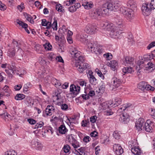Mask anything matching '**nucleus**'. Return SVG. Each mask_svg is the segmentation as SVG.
I'll return each instance as SVG.
<instances>
[{"label": "nucleus", "mask_w": 155, "mask_h": 155, "mask_svg": "<svg viewBox=\"0 0 155 155\" xmlns=\"http://www.w3.org/2000/svg\"><path fill=\"white\" fill-rule=\"evenodd\" d=\"M56 56L53 53H48V58L51 61H53L56 58Z\"/></svg>", "instance_id": "79ce46f5"}, {"label": "nucleus", "mask_w": 155, "mask_h": 155, "mask_svg": "<svg viewBox=\"0 0 155 155\" xmlns=\"http://www.w3.org/2000/svg\"><path fill=\"white\" fill-rule=\"evenodd\" d=\"M70 90L72 96L73 97H75L79 93L80 87L78 85H75L72 84L70 86Z\"/></svg>", "instance_id": "1a4fd4ad"}, {"label": "nucleus", "mask_w": 155, "mask_h": 155, "mask_svg": "<svg viewBox=\"0 0 155 155\" xmlns=\"http://www.w3.org/2000/svg\"><path fill=\"white\" fill-rule=\"evenodd\" d=\"M51 82L57 88H60L61 87V84L60 81L54 78H51Z\"/></svg>", "instance_id": "412c9836"}, {"label": "nucleus", "mask_w": 155, "mask_h": 155, "mask_svg": "<svg viewBox=\"0 0 155 155\" xmlns=\"http://www.w3.org/2000/svg\"><path fill=\"white\" fill-rule=\"evenodd\" d=\"M113 136L115 139L117 140L119 139L120 137V133L117 130L114 131L113 134Z\"/></svg>", "instance_id": "a19ab883"}, {"label": "nucleus", "mask_w": 155, "mask_h": 155, "mask_svg": "<svg viewBox=\"0 0 155 155\" xmlns=\"http://www.w3.org/2000/svg\"><path fill=\"white\" fill-rule=\"evenodd\" d=\"M44 124V123L43 122L40 121L37 123L34 128L38 129L39 128L43 126Z\"/></svg>", "instance_id": "3c124183"}, {"label": "nucleus", "mask_w": 155, "mask_h": 155, "mask_svg": "<svg viewBox=\"0 0 155 155\" xmlns=\"http://www.w3.org/2000/svg\"><path fill=\"white\" fill-rule=\"evenodd\" d=\"M45 127V129H46V130H45V131H46L47 132H50L51 134H53L54 130L52 127L50 126H48L46 127Z\"/></svg>", "instance_id": "8fccbe9b"}, {"label": "nucleus", "mask_w": 155, "mask_h": 155, "mask_svg": "<svg viewBox=\"0 0 155 155\" xmlns=\"http://www.w3.org/2000/svg\"><path fill=\"white\" fill-rule=\"evenodd\" d=\"M131 151L132 153L136 155H140L142 153V151L139 147H132Z\"/></svg>", "instance_id": "5701e85b"}, {"label": "nucleus", "mask_w": 155, "mask_h": 155, "mask_svg": "<svg viewBox=\"0 0 155 155\" xmlns=\"http://www.w3.org/2000/svg\"><path fill=\"white\" fill-rule=\"evenodd\" d=\"M70 52L72 57L74 58L76 60L79 61L76 62L74 65L80 73H83L86 69H90V66L88 63L83 62L84 60V57L81 52L78 50L77 48L72 47L70 48Z\"/></svg>", "instance_id": "f257e3e1"}, {"label": "nucleus", "mask_w": 155, "mask_h": 155, "mask_svg": "<svg viewBox=\"0 0 155 155\" xmlns=\"http://www.w3.org/2000/svg\"><path fill=\"white\" fill-rule=\"evenodd\" d=\"M155 46V41H153L150 43L147 46V48L148 49H150L151 48Z\"/></svg>", "instance_id": "0e129e2a"}, {"label": "nucleus", "mask_w": 155, "mask_h": 155, "mask_svg": "<svg viewBox=\"0 0 155 155\" xmlns=\"http://www.w3.org/2000/svg\"><path fill=\"white\" fill-rule=\"evenodd\" d=\"M150 110L151 111L150 114L152 117L155 119V109L151 108Z\"/></svg>", "instance_id": "052dcab7"}, {"label": "nucleus", "mask_w": 155, "mask_h": 155, "mask_svg": "<svg viewBox=\"0 0 155 155\" xmlns=\"http://www.w3.org/2000/svg\"><path fill=\"white\" fill-rule=\"evenodd\" d=\"M17 153L13 150H10L5 153V155H17Z\"/></svg>", "instance_id": "ea45409f"}, {"label": "nucleus", "mask_w": 155, "mask_h": 155, "mask_svg": "<svg viewBox=\"0 0 155 155\" xmlns=\"http://www.w3.org/2000/svg\"><path fill=\"white\" fill-rule=\"evenodd\" d=\"M122 99L119 97H116L114 99V101L112 103V104H114L115 105L114 107L116 106H118V105L120 104L121 103Z\"/></svg>", "instance_id": "2f4dec72"}, {"label": "nucleus", "mask_w": 155, "mask_h": 155, "mask_svg": "<svg viewBox=\"0 0 155 155\" xmlns=\"http://www.w3.org/2000/svg\"><path fill=\"white\" fill-rule=\"evenodd\" d=\"M87 36L85 34H81L80 36V40L82 42H84L87 40Z\"/></svg>", "instance_id": "f704fd0d"}, {"label": "nucleus", "mask_w": 155, "mask_h": 155, "mask_svg": "<svg viewBox=\"0 0 155 155\" xmlns=\"http://www.w3.org/2000/svg\"><path fill=\"white\" fill-rule=\"evenodd\" d=\"M154 127V125L153 122L148 120L145 123L144 126L143 127V130L148 132H151Z\"/></svg>", "instance_id": "6e6552de"}, {"label": "nucleus", "mask_w": 155, "mask_h": 155, "mask_svg": "<svg viewBox=\"0 0 155 155\" xmlns=\"http://www.w3.org/2000/svg\"><path fill=\"white\" fill-rule=\"evenodd\" d=\"M78 151L75 149V151L79 153L80 155H84L85 149L84 147H81L80 148L78 149Z\"/></svg>", "instance_id": "c9c22d12"}, {"label": "nucleus", "mask_w": 155, "mask_h": 155, "mask_svg": "<svg viewBox=\"0 0 155 155\" xmlns=\"http://www.w3.org/2000/svg\"><path fill=\"white\" fill-rule=\"evenodd\" d=\"M127 19L130 21L134 18V12L132 10H129L127 11L126 15L124 16Z\"/></svg>", "instance_id": "6ab92c4d"}, {"label": "nucleus", "mask_w": 155, "mask_h": 155, "mask_svg": "<svg viewBox=\"0 0 155 155\" xmlns=\"http://www.w3.org/2000/svg\"><path fill=\"white\" fill-rule=\"evenodd\" d=\"M122 71L125 74L131 73L133 71V70L132 67H129L124 68L122 69Z\"/></svg>", "instance_id": "c756f323"}, {"label": "nucleus", "mask_w": 155, "mask_h": 155, "mask_svg": "<svg viewBox=\"0 0 155 155\" xmlns=\"http://www.w3.org/2000/svg\"><path fill=\"white\" fill-rule=\"evenodd\" d=\"M36 149L39 150H41L43 146L39 142H37L35 145Z\"/></svg>", "instance_id": "6e6d98bb"}, {"label": "nucleus", "mask_w": 155, "mask_h": 155, "mask_svg": "<svg viewBox=\"0 0 155 155\" xmlns=\"http://www.w3.org/2000/svg\"><path fill=\"white\" fill-rule=\"evenodd\" d=\"M68 140L70 144L74 148L76 149L80 147V143L72 136L69 137Z\"/></svg>", "instance_id": "f3484780"}, {"label": "nucleus", "mask_w": 155, "mask_h": 155, "mask_svg": "<svg viewBox=\"0 0 155 155\" xmlns=\"http://www.w3.org/2000/svg\"><path fill=\"white\" fill-rule=\"evenodd\" d=\"M122 64L125 66H128L129 64H133L134 61V58L130 56H126L122 59Z\"/></svg>", "instance_id": "9b49d317"}, {"label": "nucleus", "mask_w": 155, "mask_h": 155, "mask_svg": "<svg viewBox=\"0 0 155 155\" xmlns=\"http://www.w3.org/2000/svg\"><path fill=\"white\" fill-rule=\"evenodd\" d=\"M20 45L18 42L13 40L11 44V46L8 45L9 48L8 49L7 55L10 58H13L15 54V47L18 48V50L20 51H22V49L20 48Z\"/></svg>", "instance_id": "7ed1b4c3"}, {"label": "nucleus", "mask_w": 155, "mask_h": 155, "mask_svg": "<svg viewBox=\"0 0 155 155\" xmlns=\"http://www.w3.org/2000/svg\"><path fill=\"white\" fill-rule=\"evenodd\" d=\"M56 9L58 12H64V11L63 6L60 4H58L56 5Z\"/></svg>", "instance_id": "58836bf2"}, {"label": "nucleus", "mask_w": 155, "mask_h": 155, "mask_svg": "<svg viewBox=\"0 0 155 155\" xmlns=\"http://www.w3.org/2000/svg\"><path fill=\"white\" fill-rule=\"evenodd\" d=\"M3 92L5 95L7 97H9L10 96L11 93V91L9 87L7 85H5L3 88Z\"/></svg>", "instance_id": "393cba45"}, {"label": "nucleus", "mask_w": 155, "mask_h": 155, "mask_svg": "<svg viewBox=\"0 0 155 155\" xmlns=\"http://www.w3.org/2000/svg\"><path fill=\"white\" fill-rule=\"evenodd\" d=\"M152 56L151 57L150 55H147V58L149 60H150L152 59H154L155 58V49L151 52Z\"/></svg>", "instance_id": "c03bdc74"}, {"label": "nucleus", "mask_w": 155, "mask_h": 155, "mask_svg": "<svg viewBox=\"0 0 155 155\" xmlns=\"http://www.w3.org/2000/svg\"><path fill=\"white\" fill-rule=\"evenodd\" d=\"M137 64L140 68L145 67V69L148 72H152L155 69V64L150 62L147 63L145 61L144 62L143 61H139Z\"/></svg>", "instance_id": "423d86ee"}, {"label": "nucleus", "mask_w": 155, "mask_h": 155, "mask_svg": "<svg viewBox=\"0 0 155 155\" xmlns=\"http://www.w3.org/2000/svg\"><path fill=\"white\" fill-rule=\"evenodd\" d=\"M61 107L62 110L64 111L67 110L68 108V105L64 103L62 104L61 105Z\"/></svg>", "instance_id": "4d7b16f0"}, {"label": "nucleus", "mask_w": 155, "mask_h": 155, "mask_svg": "<svg viewBox=\"0 0 155 155\" xmlns=\"http://www.w3.org/2000/svg\"><path fill=\"white\" fill-rule=\"evenodd\" d=\"M86 73L87 74L88 77H91V76H93V72L91 70H90V69H87L86 70Z\"/></svg>", "instance_id": "bf43d9fd"}, {"label": "nucleus", "mask_w": 155, "mask_h": 155, "mask_svg": "<svg viewBox=\"0 0 155 155\" xmlns=\"http://www.w3.org/2000/svg\"><path fill=\"white\" fill-rule=\"evenodd\" d=\"M70 149L71 147L67 144L64 145L62 148V150L64 152L66 153L69 152Z\"/></svg>", "instance_id": "e433bc0d"}, {"label": "nucleus", "mask_w": 155, "mask_h": 155, "mask_svg": "<svg viewBox=\"0 0 155 155\" xmlns=\"http://www.w3.org/2000/svg\"><path fill=\"white\" fill-rule=\"evenodd\" d=\"M59 132L62 134H64L68 131V130L64 125H61L59 128Z\"/></svg>", "instance_id": "cd10ccee"}, {"label": "nucleus", "mask_w": 155, "mask_h": 155, "mask_svg": "<svg viewBox=\"0 0 155 155\" xmlns=\"http://www.w3.org/2000/svg\"><path fill=\"white\" fill-rule=\"evenodd\" d=\"M89 125V121L86 120H83L81 122V126L83 127H88Z\"/></svg>", "instance_id": "37998d69"}, {"label": "nucleus", "mask_w": 155, "mask_h": 155, "mask_svg": "<svg viewBox=\"0 0 155 155\" xmlns=\"http://www.w3.org/2000/svg\"><path fill=\"white\" fill-rule=\"evenodd\" d=\"M104 57L106 58L107 60H110L112 58V55L110 53H107L104 54Z\"/></svg>", "instance_id": "a18cd8bd"}, {"label": "nucleus", "mask_w": 155, "mask_h": 155, "mask_svg": "<svg viewBox=\"0 0 155 155\" xmlns=\"http://www.w3.org/2000/svg\"><path fill=\"white\" fill-rule=\"evenodd\" d=\"M147 83L144 81H142L139 83L137 85V87L141 91L145 90Z\"/></svg>", "instance_id": "bb28decb"}, {"label": "nucleus", "mask_w": 155, "mask_h": 155, "mask_svg": "<svg viewBox=\"0 0 155 155\" xmlns=\"http://www.w3.org/2000/svg\"><path fill=\"white\" fill-rule=\"evenodd\" d=\"M54 112V110L49 109L48 108H46L45 110V114L46 116H51Z\"/></svg>", "instance_id": "de8ad7c7"}, {"label": "nucleus", "mask_w": 155, "mask_h": 155, "mask_svg": "<svg viewBox=\"0 0 155 155\" xmlns=\"http://www.w3.org/2000/svg\"><path fill=\"white\" fill-rule=\"evenodd\" d=\"M121 31L118 29H113L111 30L110 35L112 38L115 39L118 38L120 36V34L122 33Z\"/></svg>", "instance_id": "dca6fc26"}, {"label": "nucleus", "mask_w": 155, "mask_h": 155, "mask_svg": "<svg viewBox=\"0 0 155 155\" xmlns=\"http://www.w3.org/2000/svg\"><path fill=\"white\" fill-rule=\"evenodd\" d=\"M113 85H111L110 86L111 90H114L118 87L122 83V81L121 80L117 77H114L112 78Z\"/></svg>", "instance_id": "9d476101"}, {"label": "nucleus", "mask_w": 155, "mask_h": 155, "mask_svg": "<svg viewBox=\"0 0 155 155\" xmlns=\"http://www.w3.org/2000/svg\"><path fill=\"white\" fill-rule=\"evenodd\" d=\"M28 121L31 124H34L36 123V121L32 119H28Z\"/></svg>", "instance_id": "774afa93"}, {"label": "nucleus", "mask_w": 155, "mask_h": 155, "mask_svg": "<svg viewBox=\"0 0 155 155\" xmlns=\"http://www.w3.org/2000/svg\"><path fill=\"white\" fill-rule=\"evenodd\" d=\"M97 119V116H93L91 117L90 118V121L92 123H94L96 122Z\"/></svg>", "instance_id": "680f3d73"}, {"label": "nucleus", "mask_w": 155, "mask_h": 155, "mask_svg": "<svg viewBox=\"0 0 155 155\" xmlns=\"http://www.w3.org/2000/svg\"><path fill=\"white\" fill-rule=\"evenodd\" d=\"M120 13L123 14L124 16L126 15L127 12V8L125 7L124 6H122L120 8Z\"/></svg>", "instance_id": "4c0bfd02"}, {"label": "nucleus", "mask_w": 155, "mask_h": 155, "mask_svg": "<svg viewBox=\"0 0 155 155\" xmlns=\"http://www.w3.org/2000/svg\"><path fill=\"white\" fill-rule=\"evenodd\" d=\"M87 50L89 52L96 54L102 53L101 48L94 43H89L88 44Z\"/></svg>", "instance_id": "0eeeda50"}, {"label": "nucleus", "mask_w": 155, "mask_h": 155, "mask_svg": "<svg viewBox=\"0 0 155 155\" xmlns=\"http://www.w3.org/2000/svg\"><path fill=\"white\" fill-rule=\"evenodd\" d=\"M145 90L147 91H153L154 90V88L149 84H147L146 86V88H145Z\"/></svg>", "instance_id": "864d4df0"}, {"label": "nucleus", "mask_w": 155, "mask_h": 155, "mask_svg": "<svg viewBox=\"0 0 155 155\" xmlns=\"http://www.w3.org/2000/svg\"><path fill=\"white\" fill-rule=\"evenodd\" d=\"M113 149L117 155H121L124 152L122 147L118 144H114L113 145Z\"/></svg>", "instance_id": "4468645a"}, {"label": "nucleus", "mask_w": 155, "mask_h": 155, "mask_svg": "<svg viewBox=\"0 0 155 155\" xmlns=\"http://www.w3.org/2000/svg\"><path fill=\"white\" fill-rule=\"evenodd\" d=\"M117 24L120 27H122L124 26L125 21H123L122 18H118L116 20Z\"/></svg>", "instance_id": "c85d7f7f"}, {"label": "nucleus", "mask_w": 155, "mask_h": 155, "mask_svg": "<svg viewBox=\"0 0 155 155\" xmlns=\"http://www.w3.org/2000/svg\"><path fill=\"white\" fill-rule=\"evenodd\" d=\"M110 64L111 69L114 71L116 69H117L118 67V63L115 60H112L110 61Z\"/></svg>", "instance_id": "a878e982"}, {"label": "nucleus", "mask_w": 155, "mask_h": 155, "mask_svg": "<svg viewBox=\"0 0 155 155\" xmlns=\"http://www.w3.org/2000/svg\"><path fill=\"white\" fill-rule=\"evenodd\" d=\"M155 8V0H151L150 3L148 4L144 3L143 4L141 9L144 15H148L152 9Z\"/></svg>", "instance_id": "39448f33"}, {"label": "nucleus", "mask_w": 155, "mask_h": 155, "mask_svg": "<svg viewBox=\"0 0 155 155\" xmlns=\"http://www.w3.org/2000/svg\"><path fill=\"white\" fill-rule=\"evenodd\" d=\"M82 5L85 9H89L93 7V4L91 2H82Z\"/></svg>", "instance_id": "b1692460"}, {"label": "nucleus", "mask_w": 155, "mask_h": 155, "mask_svg": "<svg viewBox=\"0 0 155 155\" xmlns=\"http://www.w3.org/2000/svg\"><path fill=\"white\" fill-rule=\"evenodd\" d=\"M104 8L103 5L101 7L94 8L90 11L89 14L91 17L93 19H99L104 14L107 13V9Z\"/></svg>", "instance_id": "f03ea898"}, {"label": "nucleus", "mask_w": 155, "mask_h": 155, "mask_svg": "<svg viewBox=\"0 0 155 155\" xmlns=\"http://www.w3.org/2000/svg\"><path fill=\"white\" fill-rule=\"evenodd\" d=\"M54 21L51 27H52V28L54 30H56L57 29V21L56 20L55 18H54Z\"/></svg>", "instance_id": "49530a36"}, {"label": "nucleus", "mask_w": 155, "mask_h": 155, "mask_svg": "<svg viewBox=\"0 0 155 155\" xmlns=\"http://www.w3.org/2000/svg\"><path fill=\"white\" fill-rule=\"evenodd\" d=\"M120 117L119 119V120L121 122L124 124L127 123L129 120V116L127 113H123L120 115Z\"/></svg>", "instance_id": "a211bd4d"}, {"label": "nucleus", "mask_w": 155, "mask_h": 155, "mask_svg": "<svg viewBox=\"0 0 155 155\" xmlns=\"http://www.w3.org/2000/svg\"><path fill=\"white\" fill-rule=\"evenodd\" d=\"M95 71L99 77H101L102 79H104V76L102 74L101 72L98 68H96Z\"/></svg>", "instance_id": "5fc2aeb1"}, {"label": "nucleus", "mask_w": 155, "mask_h": 155, "mask_svg": "<svg viewBox=\"0 0 155 155\" xmlns=\"http://www.w3.org/2000/svg\"><path fill=\"white\" fill-rule=\"evenodd\" d=\"M104 25L107 28V29L111 28V27L113 26V24H109V23H108L107 22H105L104 24Z\"/></svg>", "instance_id": "e2e57ef3"}, {"label": "nucleus", "mask_w": 155, "mask_h": 155, "mask_svg": "<svg viewBox=\"0 0 155 155\" xmlns=\"http://www.w3.org/2000/svg\"><path fill=\"white\" fill-rule=\"evenodd\" d=\"M16 22L20 26H21L22 28H24L28 34L30 33L29 31L27 29L28 25L27 24L23 22L18 19L17 20Z\"/></svg>", "instance_id": "aec40b11"}, {"label": "nucleus", "mask_w": 155, "mask_h": 155, "mask_svg": "<svg viewBox=\"0 0 155 155\" xmlns=\"http://www.w3.org/2000/svg\"><path fill=\"white\" fill-rule=\"evenodd\" d=\"M43 47L46 50H50L52 49V46L49 43H47L44 45Z\"/></svg>", "instance_id": "09e8293b"}, {"label": "nucleus", "mask_w": 155, "mask_h": 155, "mask_svg": "<svg viewBox=\"0 0 155 155\" xmlns=\"http://www.w3.org/2000/svg\"><path fill=\"white\" fill-rule=\"evenodd\" d=\"M88 78L90 83L91 84L94 85H95L97 83V79L94 76L88 77Z\"/></svg>", "instance_id": "473e14b6"}, {"label": "nucleus", "mask_w": 155, "mask_h": 155, "mask_svg": "<svg viewBox=\"0 0 155 155\" xmlns=\"http://www.w3.org/2000/svg\"><path fill=\"white\" fill-rule=\"evenodd\" d=\"M6 8V6L2 3V2H0V9L2 11H4Z\"/></svg>", "instance_id": "13d9d810"}, {"label": "nucleus", "mask_w": 155, "mask_h": 155, "mask_svg": "<svg viewBox=\"0 0 155 155\" xmlns=\"http://www.w3.org/2000/svg\"><path fill=\"white\" fill-rule=\"evenodd\" d=\"M96 29V26L91 24H88L85 27V31L88 34H92L95 33Z\"/></svg>", "instance_id": "ddd939ff"}, {"label": "nucleus", "mask_w": 155, "mask_h": 155, "mask_svg": "<svg viewBox=\"0 0 155 155\" xmlns=\"http://www.w3.org/2000/svg\"><path fill=\"white\" fill-rule=\"evenodd\" d=\"M105 86L104 84H102L100 87L99 88V92L101 93H103L105 91Z\"/></svg>", "instance_id": "603ef678"}, {"label": "nucleus", "mask_w": 155, "mask_h": 155, "mask_svg": "<svg viewBox=\"0 0 155 155\" xmlns=\"http://www.w3.org/2000/svg\"><path fill=\"white\" fill-rule=\"evenodd\" d=\"M25 96L21 94H17L15 97V99L16 100H20L24 99Z\"/></svg>", "instance_id": "72a5a7b5"}, {"label": "nucleus", "mask_w": 155, "mask_h": 155, "mask_svg": "<svg viewBox=\"0 0 155 155\" xmlns=\"http://www.w3.org/2000/svg\"><path fill=\"white\" fill-rule=\"evenodd\" d=\"M24 15L25 17L26 18V19L29 21L31 24H33L34 23V21L32 19V18L31 15H30L27 14L26 13H24Z\"/></svg>", "instance_id": "7c9ffc66"}, {"label": "nucleus", "mask_w": 155, "mask_h": 155, "mask_svg": "<svg viewBox=\"0 0 155 155\" xmlns=\"http://www.w3.org/2000/svg\"><path fill=\"white\" fill-rule=\"evenodd\" d=\"M127 5L129 10H133L136 7L135 2L133 0H129L127 2Z\"/></svg>", "instance_id": "4be33fe9"}, {"label": "nucleus", "mask_w": 155, "mask_h": 155, "mask_svg": "<svg viewBox=\"0 0 155 155\" xmlns=\"http://www.w3.org/2000/svg\"><path fill=\"white\" fill-rule=\"evenodd\" d=\"M8 69H6L5 71L8 76L12 78L14 74L17 72V71L15 69L14 66H8Z\"/></svg>", "instance_id": "2eb2a0df"}, {"label": "nucleus", "mask_w": 155, "mask_h": 155, "mask_svg": "<svg viewBox=\"0 0 155 155\" xmlns=\"http://www.w3.org/2000/svg\"><path fill=\"white\" fill-rule=\"evenodd\" d=\"M69 11L72 12H75L77 9L76 8L74 5L71 6L68 8Z\"/></svg>", "instance_id": "338daca9"}, {"label": "nucleus", "mask_w": 155, "mask_h": 155, "mask_svg": "<svg viewBox=\"0 0 155 155\" xmlns=\"http://www.w3.org/2000/svg\"><path fill=\"white\" fill-rule=\"evenodd\" d=\"M145 123V121L144 119L142 118H139L135 123V127L138 131L143 130V125Z\"/></svg>", "instance_id": "f8f14e48"}, {"label": "nucleus", "mask_w": 155, "mask_h": 155, "mask_svg": "<svg viewBox=\"0 0 155 155\" xmlns=\"http://www.w3.org/2000/svg\"><path fill=\"white\" fill-rule=\"evenodd\" d=\"M105 9H107V13L108 11L116 12L119 10L120 6L119 2L117 1L113 0L109 3H106L103 4Z\"/></svg>", "instance_id": "20e7f679"}, {"label": "nucleus", "mask_w": 155, "mask_h": 155, "mask_svg": "<svg viewBox=\"0 0 155 155\" xmlns=\"http://www.w3.org/2000/svg\"><path fill=\"white\" fill-rule=\"evenodd\" d=\"M24 3H21V5H18L17 7V8L21 12L23 9L25 8L24 6Z\"/></svg>", "instance_id": "69168bd1"}]
</instances>
